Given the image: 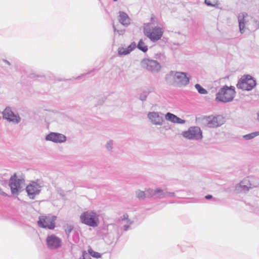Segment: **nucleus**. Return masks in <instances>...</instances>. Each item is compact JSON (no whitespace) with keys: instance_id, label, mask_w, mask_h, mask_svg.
Instances as JSON below:
<instances>
[{"instance_id":"nucleus-1","label":"nucleus","mask_w":259,"mask_h":259,"mask_svg":"<svg viewBox=\"0 0 259 259\" xmlns=\"http://www.w3.org/2000/svg\"><path fill=\"white\" fill-rule=\"evenodd\" d=\"M136 196L140 199H144L146 197H154V198H161L163 197L167 196H174L175 193L173 192H166L164 193L161 189H156L153 190L148 189L146 191H143L138 190L136 192Z\"/></svg>"},{"instance_id":"nucleus-2","label":"nucleus","mask_w":259,"mask_h":259,"mask_svg":"<svg viewBox=\"0 0 259 259\" xmlns=\"http://www.w3.org/2000/svg\"><path fill=\"white\" fill-rule=\"evenodd\" d=\"M143 32L145 36L154 42L160 39L163 34L162 28L158 26L152 27L150 23L145 25Z\"/></svg>"},{"instance_id":"nucleus-3","label":"nucleus","mask_w":259,"mask_h":259,"mask_svg":"<svg viewBox=\"0 0 259 259\" xmlns=\"http://www.w3.org/2000/svg\"><path fill=\"white\" fill-rule=\"evenodd\" d=\"M235 88L231 86H224L222 88L216 95V100L222 102H229L232 101L235 96Z\"/></svg>"},{"instance_id":"nucleus-4","label":"nucleus","mask_w":259,"mask_h":259,"mask_svg":"<svg viewBox=\"0 0 259 259\" xmlns=\"http://www.w3.org/2000/svg\"><path fill=\"white\" fill-rule=\"evenodd\" d=\"M82 223L91 227H96L99 223L98 215L92 211H87L83 212L80 216Z\"/></svg>"},{"instance_id":"nucleus-5","label":"nucleus","mask_w":259,"mask_h":259,"mask_svg":"<svg viewBox=\"0 0 259 259\" xmlns=\"http://www.w3.org/2000/svg\"><path fill=\"white\" fill-rule=\"evenodd\" d=\"M256 84L255 80L249 75H244L239 80L237 87L242 90L250 91Z\"/></svg>"},{"instance_id":"nucleus-6","label":"nucleus","mask_w":259,"mask_h":259,"mask_svg":"<svg viewBox=\"0 0 259 259\" xmlns=\"http://www.w3.org/2000/svg\"><path fill=\"white\" fill-rule=\"evenodd\" d=\"M201 120L209 127H218L223 124L225 121L224 117L221 115L204 116Z\"/></svg>"},{"instance_id":"nucleus-7","label":"nucleus","mask_w":259,"mask_h":259,"mask_svg":"<svg viewBox=\"0 0 259 259\" xmlns=\"http://www.w3.org/2000/svg\"><path fill=\"white\" fill-rule=\"evenodd\" d=\"M169 77L178 86L186 85L189 82V79L186 74L182 72L171 71Z\"/></svg>"},{"instance_id":"nucleus-8","label":"nucleus","mask_w":259,"mask_h":259,"mask_svg":"<svg viewBox=\"0 0 259 259\" xmlns=\"http://www.w3.org/2000/svg\"><path fill=\"white\" fill-rule=\"evenodd\" d=\"M56 220V217L54 215H42L39 218L37 222L39 227L49 229H54L55 227V221Z\"/></svg>"},{"instance_id":"nucleus-9","label":"nucleus","mask_w":259,"mask_h":259,"mask_svg":"<svg viewBox=\"0 0 259 259\" xmlns=\"http://www.w3.org/2000/svg\"><path fill=\"white\" fill-rule=\"evenodd\" d=\"M182 135L189 140H201L202 138L201 129L197 126L190 127L187 131L183 132Z\"/></svg>"},{"instance_id":"nucleus-10","label":"nucleus","mask_w":259,"mask_h":259,"mask_svg":"<svg viewBox=\"0 0 259 259\" xmlns=\"http://www.w3.org/2000/svg\"><path fill=\"white\" fill-rule=\"evenodd\" d=\"M141 66L152 72H157L161 69V65L156 61L149 59H144L141 62Z\"/></svg>"},{"instance_id":"nucleus-11","label":"nucleus","mask_w":259,"mask_h":259,"mask_svg":"<svg viewBox=\"0 0 259 259\" xmlns=\"http://www.w3.org/2000/svg\"><path fill=\"white\" fill-rule=\"evenodd\" d=\"M23 179H17L16 174H14L10 179L9 186L11 188L12 193L17 194L20 189L21 183L23 181Z\"/></svg>"},{"instance_id":"nucleus-12","label":"nucleus","mask_w":259,"mask_h":259,"mask_svg":"<svg viewBox=\"0 0 259 259\" xmlns=\"http://www.w3.org/2000/svg\"><path fill=\"white\" fill-rule=\"evenodd\" d=\"M26 191L30 198H34L36 195L39 193L40 187L36 183L32 182L27 186Z\"/></svg>"},{"instance_id":"nucleus-13","label":"nucleus","mask_w":259,"mask_h":259,"mask_svg":"<svg viewBox=\"0 0 259 259\" xmlns=\"http://www.w3.org/2000/svg\"><path fill=\"white\" fill-rule=\"evenodd\" d=\"M4 118L12 121L14 123H18L20 121V117L14 114L10 108H6L3 112Z\"/></svg>"},{"instance_id":"nucleus-14","label":"nucleus","mask_w":259,"mask_h":259,"mask_svg":"<svg viewBox=\"0 0 259 259\" xmlns=\"http://www.w3.org/2000/svg\"><path fill=\"white\" fill-rule=\"evenodd\" d=\"M48 246L51 249H55L61 245V240L54 235L48 236L47 239Z\"/></svg>"},{"instance_id":"nucleus-15","label":"nucleus","mask_w":259,"mask_h":259,"mask_svg":"<svg viewBox=\"0 0 259 259\" xmlns=\"http://www.w3.org/2000/svg\"><path fill=\"white\" fill-rule=\"evenodd\" d=\"M46 139L56 143H61L66 141V137L61 134L52 133L46 136Z\"/></svg>"},{"instance_id":"nucleus-16","label":"nucleus","mask_w":259,"mask_h":259,"mask_svg":"<svg viewBox=\"0 0 259 259\" xmlns=\"http://www.w3.org/2000/svg\"><path fill=\"white\" fill-rule=\"evenodd\" d=\"M148 117L155 124L161 125L163 121L162 116L158 112H150L148 114Z\"/></svg>"},{"instance_id":"nucleus-17","label":"nucleus","mask_w":259,"mask_h":259,"mask_svg":"<svg viewBox=\"0 0 259 259\" xmlns=\"http://www.w3.org/2000/svg\"><path fill=\"white\" fill-rule=\"evenodd\" d=\"M165 118L166 120L170 121L174 123H185V120H183L179 117H177L174 114L171 113H167L165 115Z\"/></svg>"},{"instance_id":"nucleus-18","label":"nucleus","mask_w":259,"mask_h":259,"mask_svg":"<svg viewBox=\"0 0 259 259\" xmlns=\"http://www.w3.org/2000/svg\"><path fill=\"white\" fill-rule=\"evenodd\" d=\"M119 22L123 25L127 26L130 23V19L127 15L122 12H119Z\"/></svg>"},{"instance_id":"nucleus-19","label":"nucleus","mask_w":259,"mask_h":259,"mask_svg":"<svg viewBox=\"0 0 259 259\" xmlns=\"http://www.w3.org/2000/svg\"><path fill=\"white\" fill-rule=\"evenodd\" d=\"M247 16V14L241 13L238 16V21L239 23V28L240 32L242 33L245 27V18Z\"/></svg>"},{"instance_id":"nucleus-20","label":"nucleus","mask_w":259,"mask_h":259,"mask_svg":"<svg viewBox=\"0 0 259 259\" xmlns=\"http://www.w3.org/2000/svg\"><path fill=\"white\" fill-rule=\"evenodd\" d=\"M137 48L141 51L145 53L148 51V46L143 39H140L138 44Z\"/></svg>"},{"instance_id":"nucleus-21","label":"nucleus","mask_w":259,"mask_h":259,"mask_svg":"<svg viewBox=\"0 0 259 259\" xmlns=\"http://www.w3.org/2000/svg\"><path fill=\"white\" fill-rule=\"evenodd\" d=\"M89 253L93 257L99 258L101 257L100 253L93 250L92 248L88 249Z\"/></svg>"},{"instance_id":"nucleus-22","label":"nucleus","mask_w":259,"mask_h":259,"mask_svg":"<svg viewBox=\"0 0 259 259\" xmlns=\"http://www.w3.org/2000/svg\"><path fill=\"white\" fill-rule=\"evenodd\" d=\"M195 88L197 90L198 92L201 94H206L207 92L206 90L203 89L200 84H196L195 85Z\"/></svg>"},{"instance_id":"nucleus-23","label":"nucleus","mask_w":259,"mask_h":259,"mask_svg":"<svg viewBox=\"0 0 259 259\" xmlns=\"http://www.w3.org/2000/svg\"><path fill=\"white\" fill-rule=\"evenodd\" d=\"M118 53L119 55H126L129 54V51L127 50V48H120L118 50Z\"/></svg>"},{"instance_id":"nucleus-24","label":"nucleus","mask_w":259,"mask_h":259,"mask_svg":"<svg viewBox=\"0 0 259 259\" xmlns=\"http://www.w3.org/2000/svg\"><path fill=\"white\" fill-rule=\"evenodd\" d=\"M205 3L208 6H214L217 5V0H205Z\"/></svg>"},{"instance_id":"nucleus-25","label":"nucleus","mask_w":259,"mask_h":259,"mask_svg":"<svg viewBox=\"0 0 259 259\" xmlns=\"http://www.w3.org/2000/svg\"><path fill=\"white\" fill-rule=\"evenodd\" d=\"M257 135H259V132H255L248 135H246L244 136V138L246 139H251Z\"/></svg>"},{"instance_id":"nucleus-26","label":"nucleus","mask_w":259,"mask_h":259,"mask_svg":"<svg viewBox=\"0 0 259 259\" xmlns=\"http://www.w3.org/2000/svg\"><path fill=\"white\" fill-rule=\"evenodd\" d=\"M136 47V44L135 42H132L130 45H129L127 48V50L129 51V53L132 52L133 50H134Z\"/></svg>"},{"instance_id":"nucleus-27","label":"nucleus","mask_w":259,"mask_h":259,"mask_svg":"<svg viewBox=\"0 0 259 259\" xmlns=\"http://www.w3.org/2000/svg\"><path fill=\"white\" fill-rule=\"evenodd\" d=\"M80 259H91L90 256L85 251L83 252L82 257Z\"/></svg>"},{"instance_id":"nucleus-28","label":"nucleus","mask_w":259,"mask_h":259,"mask_svg":"<svg viewBox=\"0 0 259 259\" xmlns=\"http://www.w3.org/2000/svg\"><path fill=\"white\" fill-rule=\"evenodd\" d=\"M212 198V196H211V195H206V196H205V198H206V199H210V198Z\"/></svg>"},{"instance_id":"nucleus-29","label":"nucleus","mask_w":259,"mask_h":259,"mask_svg":"<svg viewBox=\"0 0 259 259\" xmlns=\"http://www.w3.org/2000/svg\"><path fill=\"white\" fill-rule=\"evenodd\" d=\"M0 194L3 195H5V193L3 192H2L1 190H0Z\"/></svg>"},{"instance_id":"nucleus-30","label":"nucleus","mask_w":259,"mask_h":259,"mask_svg":"<svg viewBox=\"0 0 259 259\" xmlns=\"http://www.w3.org/2000/svg\"><path fill=\"white\" fill-rule=\"evenodd\" d=\"M258 119L259 120V113L258 114Z\"/></svg>"},{"instance_id":"nucleus-31","label":"nucleus","mask_w":259,"mask_h":259,"mask_svg":"<svg viewBox=\"0 0 259 259\" xmlns=\"http://www.w3.org/2000/svg\"><path fill=\"white\" fill-rule=\"evenodd\" d=\"M113 1L115 2V1H117V0H113Z\"/></svg>"}]
</instances>
